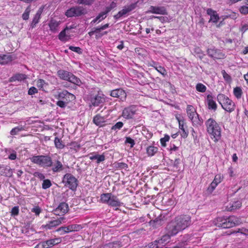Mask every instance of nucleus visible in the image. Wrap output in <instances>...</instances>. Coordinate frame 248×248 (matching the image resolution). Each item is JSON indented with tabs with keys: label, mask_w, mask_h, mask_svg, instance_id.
Listing matches in <instances>:
<instances>
[{
	"label": "nucleus",
	"mask_w": 248,
	"mask_h": 248,
	"mask_svg": "<svg viewBox=\"0 0 248 248\" xmlns=\"http://www.w3.org/2000/svg\"><path fill=\"white\" fill-rule=\"evenodd\" d=\"M82 228L81 225L79 224H72L66 227H61L58 228L56 231L62 232L61 235L64 234L65 233H68L72 232L78 231Z\"/></svg>",
	"instance_id": "12"
},
{
	"label": "nucleus",
	"mask_w": 248,
	"mask_h": 248,
	"mask_svg": "<svg viewBox=\"0 0 248 248\" xmlns=\"http://www.w3.org/2000/svg\"><path fill=\"white\" fill-rule=\"evenodd\" d=\"M207 131L214 139V141H218L221 138V128L217 122L213 118H209L205 123Z\"/></svg>",
	"instance_id": "3"
},
{
	"label": "nucleus",
	"mask_w": 248,
	"mask_h": 248,
	"mask_svg": "<svg viewBox=\"0 0 248 248\" xmlns=\"http://www.w3.org/2000/svg\"><path fill=\"white\" fill-rule=\"evenodd\" d=\"M148 247L149 248H160V247H159L156 240L149 243L148 244Z\"/></svg>",
	"instance_id": "64"
},
{
	"label": "nucleus",
	"mask_w": 248,
	"mask_h": 248,
	"mask_svg": "<svg viewBox=\"0 0 248 248\" xmlns=\"http://www.w3.org/2000/svg\"><path fill=\"white\" fill-rule=\"evenodd\" d=\"M233 93L237 98H240L242 94V91L241 88L239 87H236L234 88L233 89Z\"/></svg>",
	"instance_id": "40"
},
{
	"label": "nucleus",
	"mask_w": 248,
	"mask_h": 248,
	"mask_svg": "<svg viewBox=\"0 0 248 248\" xmlns=\"http://www.w3.org/2000/svg\"><path fill=\"white\" fill-rule=\"evenodd\" d=\"M93 122L97 126L101 127L104 125L105 120L104 117L97 114L93 117Z\"/></svg>",
	"instance_id": "25"
},
{
	"label": "nucleus",
	"mask_w": 248,
	"mask_h": 248,
	"mask_svg": "<svg viewBox=\"0 0 248 248\" xmlns=\"http://www.w3.org/2000/svg\"><path fill=\"white\" fill-rule=\"evenodd\" d=\"M179 128L181 130L180 132L181 137L184 139L187 138L188 135V131L185 129L184 124H181L180 121H179Z\"/></svg>",
	"instance_id": "37"
},
{
	"label": "nucleus",
	"mask_w": 248,
	"mask_h": 248,
	"mask_svg": "<svg viewBox=\"0 0 248 248\" xmlns=\"http://www.w3.org/2000/svg\"><path fill=\"white\" fill-rule=\"evenodd\" d=\"M60 221L56 220L50 221L47 224L43 226L44 228L47 229H51L52 228L56 227L60 225Z\"/></svg>",
	"instance_id": "36"
},
{
	"label": "nucleus",
	"mask_w": 248,
	"mask_h": 248,
	"mask_svg": "<svg viewBox=\"0 0 248 248\" xmlns=\"http://www.w3.org/2000/svg\"><path fill=\"white\" fill-rule=\"evenodd\" d=\"M163 220L158 217L153 220L150 221V223L155 228H157L161 226L163 224Z\"/></svg>",
	"instance_id": "32"
},
{
	"label": "nucleus",
	"mask_w": 248,
	"mask_h": 248,
	"mask_svg": "<svg viewBox=\"0 0 248 248\" xmlns=\"http://www.w3.org/2000/svg\"><path fill=\"white\" fill-rule=\"evenodd\" d=\"M147 13L160 15L167 14L166 9L164 6H151Z\"/></svg>",
	"instance_id": "16"
},
{
	"label": "nucleus",
	"mask_w": 248,
	"mask_h": 248,
	"mask_svg": "<svg viewBox=\"0 0 248 248\" xmlns=\"http://www.w3.org/2000/svg\"><path fill=\"white\" fill-rule=\"evenodd\" d=\"M110 95L112 97L119 98L122 101H124L126 98V93L122 89H117L111 91Z\"/></svg>",
	"instance_id": "14"
},
{
	"label": "nucleus",
	"mask_w": 248,
	"mask_h": 248,
	"mask_svg": "<svg viewBox=\"0 0 248 248\" xmlns=\"http://www.w3.org/2000/svg\"><path fill=\"white\" fill-rule=\"evenodd\" d=\"M0 173L2 175L6 177H11L13 176V170L10 167L6 166L5 167H0Z\"/></svg>",
	"instance_id": "20"
},
{
	"label": "nucleus",
	"mask_w": 248,
	"mask_h": 248,
	"mask_svg": "<svg viewBox=\"0 0 248 248\" xmlns=\"http://www.w3.org/2000/svg\"><path fill=\"white\" fill-rule=\"evenodd\" d=\"M170 140V136L166 134L164 138L160 139V143L162 146L165 147L166 146V142Z\"/></svg>",
	"instance_id": "52"
},
{
	"label": "nucleus",
	"mask_w": 248,
	"mask_h": 248,
	"mask_svg": "<svg viewBox=\"0 0 248 248\" xmlns=\"http://www.w3.org/2000/svg\"><path fill=\"white\" fill-rule=\"evenodd\" d=\"M167 231L168 232L167 234L163 235L160 239L156 240L160 248H162L168 243H169L170 239V236H172L169 232V230H167Z\"/></svg>",
	"instance_id": "17"
},
{
	"label": "nucleus",
	"mask_w": 248,
	"mask_h": 248,
	"mask_svg": "<svg viewBox=\"0 0 248 248\" xmlns=\"http://www.w3.org/2000/svg\"><path fill=\"white\" fill-rule=\"evenodd\" d=\"M10 213L12 216H17L19 214V206H16L13 207Z\"/></svg>",
	"instance_id": "50"
},
{
	"label": "nucleus",
	"mask_w": 248,
	"mask_h": 248,
	"mask_svg": "<svg viewBox=\"0 0 248 248\" xmlns=\"http://www.w3.org/2000/svg\"><path fill=\"white\" fill-rule=\"evenodd\" d=\"M94 0H75V1L78 4L85 5H91L94 2Z\"/></svg>",
	"instance_id": "39"
},
{
	"label": "nucleus",
	"mask_w": 248,
	"mask_h": 248,
	"mask_svg": "<svg viewBox=\"0 0 248 248\" xmlns=\"http://www.w3.org/2000/svg\"><path fill=\"white\" fill-rule=\"evenodd\" d=\"M123 203L120 202L117 197L113 194L108 205L112 207H119Z\"/></svg>",
	"instance_id": "23"
},
{
	"label": "nucleus",
	"mask_w": 248,
	"mask_h": 248,
	"mask_svg": "<svg viewBox=\"0 0 248 248\" xmlns=\"http://www.w3.org/2000/svg\"><path fill=\"white\" fill-rule=\"evenodd\" d=\"M27 78V76L23 74H17L11 78V81H22Z\"/></svg>",
	"instance_id": "34"
},
{
	"label": "nucleus",
	"mask_w": 248,
	"mask_h": 248,
	"mask_svg": "<svg viewBox=\"0 0 248 248\" xmlns=\"http://www.w3.org/2000/svg\"><path fill=\"white\" fill-rule=\"evenodd\" d=\"M69 49L71 51L77 52V53L80 54L82 53V49L79 47L70 46Z\"/></svg>",
	"instance_id": "53"
},
{
	"label": "nucleus",
	"mask_w": 248,
	"mask_h": 248,
	"mask_svg": "<svg viewBox=\"0 0 248 248\" xmlns=\"http://www.w3.org/2000/svg\"><path fill=\"white\" fill-rule=\"evenodd\" d=\"M196 89L201 93H204L206 90V87L202 83H199L196 86Z\"/></svg>",
	"instance_id": "42"
},
{
	"label": "nucleus",
	"mask_w": 248,
	"mask_h": 248,
	"mask_svg": "<svg viewBox=\"0 0 248 248\" xmlns=\"http://www.w3.org/2000/svg\"><path fill=\"white\" fill-rule=\"evenodd\" d=\"M54 143L57 148L61 149L64 147V145L62 144V141L58 137H55Z\"/></svg>",
	"instance_id": "41"
},
{
	"label": "nucleus",
	"mask_w": 248,
	"mask_h": 248,
	"mask_svg": "<svg viewBox=\"0 0 248 248\" xmlns=\"http://www.w3.org/2000/svg\"><path fill=\"white\" fill-rule=\"evenodd\" d=\"M61 241L62 240L60 238H56L45 241L47 248L52 247L55 245L58 244L60 243Z\"/></svg>",
	"instance_id": "28"
},
{
	"label": "nucleus",
	"mask_w": 248,
	"mask_h": 248,
	"mask_svg": "<svg viewBox=\"0 0 248 248\" xmlns=\"http://www.w3.org/2000/svg\"><path fill=\"white\" fill-rule=\"evenodd\" d=\"M87 14V10L82 6H73L68 9L65 13L67 17H78Z\"/></svg>",
	"instance_id": "7"
},
{
	"label": "nucleus",
	"mask_w": 248,
	"mask_h": 248,
	"mask_svg": "<svg viewBox=\"0 0 248 248\" xmlns=\"http://www.w3.org/2000/svg\"><path fill=\"white\" fill-rule=\"evenodd\" d=\"M52 185L51 182L49 179L44 180L42 184V188L44 189L49 188Z\"/></svg>",
	"instance_id": "44"
},
{
	"label": "nucleus",
	"mask_w": 248,
	"mask_h": 248,
	"mask_svg": "<svg viewBox=\"0 0 248 248\" xmlns=\"http://www.w3.org/2000/svg\"><path fill=\"white\" fill-rule=\"evenodd\" d=\"M206 101L208 105V108L209 109H212L214 111H216L217 108V104L213 100V97L212 95L208 94L207 95Z\"/></svg>",
	"instance_id": "19"
},
{
	"label": "nucleus",
	"mask_w": 248,
	"mask_h": 248,
	"mask_svg": "<svg viewBox=\"0 0 248 248\" xmlns=\"http://www.w3.org/2000/svg\"><path fill=\"white\" fill-rule=\"evenodd\" d=\"M42 12V10L40 9L37 12L33 17L31 23L30 27L31 28H34L36 25L39 22Z\"/></svg>",
	"instance_id": "26"
},
{
	"label": "nucleus",
	"mask_w": 248,
	"mask_h": 248,
	"mask_svg": "<svg viewBox=\"0 0 248 248\" xmlns=\"http://www.w3.org/2000/svg\"><path fill=\"white\" fill-rule=\"evenodd\" d=\"M208 55L214 59H221L225 58V54L223 53L219 49L213 48H208L207 50Z\"/></svg>",
	"instance_id": "13"
},
{
	"label": "nucleus",
	"mask_w": 248,
	"mask_h": 248,
	"mask_svg": "<svg viewBox=\"0 0 248 248\" xmlns=\"http://www.w3.org/2000/svg\"><path fill=\"white\" fill-rule=\"evenodd\" d=\"M63 169V165L62 163L59 160H57L54 167L52 168L53 172H56L60 171Z\"/></svg>",
	"instance_id": "38"
},
{
	"label": "nucleus",
	"mask_w": 248,
	"mask_h": 248,
	"mask_svg": "<svg viewBox=\"0 0 248 248\" xmlns=\"http://www.w3.org/2000/svg\"><path fill=\"white\" fill-rule=\"evenodd\" d=\"M207 14L210 16L209 22H212L217 23L219 19L218 14L216 11L213 10L211 8H208L206 10Z\"/></svg>",
	"instance_id": "18"
},
{
	"label": "nucleus",
	"mask_w": 248,
	"mask_h": 248,
	"mask_svg": "<svg viewBox=\"0 0 248 248\" xmlns=\"http://www.w3.org/2000/svg\"><path fill=\"white\" fill-rule=\"evenodd\" d=\"M138 3V1H137L136 2L131 3L129 5L125 6L123 7V9L122 10L113 16L115 20H118L121 17L124 16L125 15L134 10L137 7Z\"/></svg>",
	"instance_id": "10"
},
{
	"label": "nucleus",
	"mask_w": 248,
	"mask_h": 248,
	"mask_svg": "<svg viewBox=\"0 0 248 248\" xmlns=\"http://www.w3.org/2000/svg\"><path fill=\"white\" fill-rule=\"evenodd\" d=\"M31 12L30 6H28L25 10L24 13L22 14V18L24 20H28L29 18V15Z\"/></svg>",
	"instance_id": "45"
},
{
	"label": "nucleus",
	"mask_w": 248,
	"mask_h": 248,
	"mask_svg": "<svg viewBox=\"0 0 248 248\" xmlns=\"http://www.w3.org/2000/svg\"><path fill=\"white\" fill-rule=\"evenodd\" d=\"M45 84L47 85V83L44 79H39L37 81L36 85L40 89H42Z\"/></svg>",
	"instance_id": "55"
},
{
	"label": "nucleus",
	"mask_w": 248,
	"mask_h": 248,
	"mask_svg": "<svg viewBox=\"0 0 248 248\" xmlns=\"http://www.w3.org/2000/svg\"><path fill=\"white\" fill-rule=\"evenodd\" d=\"M125 143L130 144L131 147H133L135 144L134 140L130 137H126Z\"/></svg>",
	"instance_id": "62"
},
{
	"label": "nucleus",
	"mask_w": 248,
	"mask_h": 248,
	"mask_svg": "<svg viewBox=\"0 0 248 248\" xmlns=\"http://www.w3.org/2000/svg\"><path fill=\"white\" fill-rule=\"evenodd\" d=\"M104 95L101 92H98L97 94L95 95H91L90 98V107H102L105 102Z\"/></svg>",
	"instance_id": "9"
},
{
	"label": "nucleus",
	"mask_w": 248,
	"mask_h": 248,
	"mask_svg": "<svg viewBox=\"0 0 248 248\" xmlns=\"http://www.w3.org/2000/svg\"><path fill=\"white\" fill-rule=\"evenodd\" d=\"M186 112L189 118L193 119L194 115L197 113L194 107L190 105H188L186 107Z\"/></svg>",
	"instance_id": "29"
},
{
	"label": "nucleus",
	"mask_w": 248,
	"mask_h": 248,
	"mask_svg": "<svg viewBox=\"0 0 248 248\" xmlns=\"http://www.w3.org/2000/svg\"><path fill=\"white\" fill-rule=\"evenodd\" d=\"M68 28L66 27L63 31L60 32L59 34L58 37L59 39L62 41H64V38L66 36V30H68Z\"/></svg>",
	"instance_id": "51"
},
{
	"label": "nucleus",
	"mask_w": 248,
	"mask_h": 248,
	"mask_svg": "<svg viewBox=\"0 0 248 248\" xmlns=\"http://www.w3.org/2000/svg\"><path fill=\"white\" fill-rule=\"evenodd\" d=\"M217 99L222 108L226 111L231 112L235 107V104L225 95L220 93L217 96Z\"/></svg>",
	"instance_id": "5"
},
{
	"label": "nucleus",
	"mask_w": 248,
	"mask_h": 248,
	"mask_svg": "<svg viewBox=\"0 0 248 248\" xmlns=\"http://www.w3.org/2000/svg\"><path fill=\"white\" fill-rule=\"evenodd\" d=\"M62 182L65 183V186H68L72 190L75 191L76 190L78 185V181L71 174H65L63 177Z\"/></svg>",
	"instance_id": "8"
},
{
	"label": "nucleus",
	"mask_w": 248,
	"mask_h": 248,
	"mask_svg": "<svg viewBox=\"0 0 248 248\" xmlns=\"http://www.w3.org/2000/svg\"><path fill=\"white\" fill-rule=\"evenodd\" d=\"M158 151V148L154 146H149L146 148V152L148 156H153Z\"/></svg>",
	"instance_id": "35"
},
{
	"label": "nucleus",
	"mask_w": 248,
	"mask_h": 248,
	"mask_svg": "<svg viewBox=\"0 0 248 248\" xmlns=\"http://www.w3.org/2000/svg\"><path fill=\"white\" fill-rule=\"evenodd\" d=\"M108 244L111 245V247L112 248H119L123 246L122 242L119 241H113Z\"/></svg>",
	"instance_id": "47"
},
{
	"label": "nucleus",
	"mask_w": 248,
	"mask_h": 248,
	"mask_svg": "<svg viewBox=\"0 0 248 248\" xmlns=\"http://www.w3.org/2000/svg\"><path fill=\"white\" fill-rule=\"evenodd\" d=\"M30 159L32 163L44 168H49L53 165L52 160L49 155L33 156Z\"/></svg>",
	"instance_id": "6"
},
{
	"label": "nucleus",
	"mask_w": 248,
	"mask_h": 248,
	"mask_svg": "<svg viewBox=\"0 0 248 248\" xmlns=\"http://www.w3.org/2000/svg\"><path fill=\"white\" fill-rule=\"evenodd\" d=\"M123 125L124 124L122 122H119L112 126L111 129L114 130L120 129L123 126Z\"/></svg>",
	"instance_id": "58"
},
{
	"label": "nucleus",
	"mask_w": 248,
	"mask_h": 248,
	"mask_svg": "<svg viewBox=\"0 0 248 248\" xmlns=\"http://www.w3.org/2000/svg\"><path fill=\"white\" fill-rule=\"evenodd\" d=\"M113 194L111 193H103L100 195V201L103 203L108 204Z\"/></svg>",
	"instance_id": "24"
},
{
	"label": "nucleus",
	"mask_w": 248,
	"mask_h": 248,
	"mask_svg": "<svg viewBox=\"0 0 248 248\" xmlns=\"http://www.w3.org/2000/svg\"><path fill=\"white\" fill-rule=\"evenodd\" d=\"M67 100H60L57 102L56 104L59 107L62 108H64L66 106Z\"/></svg>",
	"instance_id": "56"
},
{
	"label": "nucleus",
	"mask_w": 248,
	"mask_h": 248,
	"mask_svg": "<svg viewBox=\"0 0 248 248\" xmlns=\"http://www.w3.org/2000/svg\"><path fill=\"white\" fill-rule=\"evenodd\" d=\"M191 224V218L189 216H178L170 222L166 227L167 230L172 235H175L179 232L184 230Z\"/></svg>",
	"instance_id": "1"
},
{
	"label": "nucleus",
	"mask_w": 248,
	"mask_h": 248,
	"mask_svg": "<svg viewBox=\"0 0 248 248\" xmlns=\"http://www.w3.org/2000/svg\"><path fill=\"white\" fill-rule=\"evenodd\" d=\"M57 208L60 210V213H61L62 215L66 213L69 209L68 204L64 202H61Z\"/></svg>",
	"instance_id": "30"
},
{
	"label": "nucleus",
	"mask_w": 248,
	"mask_h": 248,
	"mask_svg": "<svg viewBox=\"0 0 248 248\" xmlns=\"http://www.w3.org/2000/svg\"><path fill=\"white\" fill-rule=\"evenodd\" d=\"M221 73L225 80H226L228 82H230L231 81L232 78L231 76L229 74H228L224 70L221 71Z\"/></svg>",
	"instance_id": "48"
},
{
	"label": "nucleus",
	"mask_w": 248,
	"mask_h": 248,
	"mask_svg": "<svg viewBox=\"0 0 248 248\" xmlns=\"http://www.w3.org/2000/svg\"><path fill=\"white\" fill-rule=\"evenodd\" d=\"M57 75L60 79L67 80L78 86H80L82 83L80 79L72 73L60 69L57 71Z\"/></svg>",
	"instance_id": "4"
},
{
	"label": "nucleus",
	"mask_w": 248,
	"mask_h": 248,
	"mask_svg": "<svg viewBox=\"0 0 248 248\" xmlns=\"http://www.w3.org/2000/svg\"><path fill=\"white\" fill-rule=\"evenodd\" d=\"M117 6V4L114 1L111 2L110 4L106 7L105 10L104 12L107 14H108L111 10L116 8Z\"/></svg>",
	"instance_id": "43"
},
{
	"label": "nucleus",
	"mask_w": 248,
	"mask_h": 248,
	"mask_svg": "<svg viewBox=\"0 0 248 248\" xmlns=\"http://www.w3.org/2000/svg\"><path fill=\"white\" fill-rule=\"evenodd\" d=\"M41 208L38 206H34L31 210V211L35 213V215L39 216L41 212Z\"/></svg>",
	"instance_id": "57"
},
{
	"label": "nucleus",
	"mask_w": 248,
	"mask_h": 248,
	"mask_svg": "<svg viewBox=\"0 0 248 248\" xmlns=\"http://www.w3.org/2000/svg\"><path fill=\"white\" fill-rule=\"evenodd\" d=\"M217 186V183H215L214 181H213L207 188V192L209 193H211L214 190Z\"/></svg>",
	"instance_id": "49"
},
{
	"label": "nucleus",
	"mask_w": 248,
	"mask_h": 248,
	"mask_svg": "<svg viewBox=\"0 0 248 248\" xmlns=\"http://www.w3.org/2000/svg\"><path fill=\"white\" fill-rule=\"evenodd\" d=\"M24 129V128H23L22 126H17V127H16L14 128H13L11 132H10V134L12 135H15L16 134H17L19 131H21L22 130H23Z\"/></svg>",
	"instance_id": "46"
},
{
	"label": "nucleus",
	"mask_w": 248,
	"mask_h": 248,
	"mask_svg": "<svg viewBox=\"0 0 248 248\" xmlns=\"http://www.w3.org/2000/svg\"><path fill=\"white\" fill-rule=\"evenodd\" d=\"M67 91L66 90L63 91L60 93L58 94V98L60 100H64L66 99V95L67 94Z\"/></svg>",
	"instance_id": "54"
},
{
	"label": "nucleus",
	"mask_w": 248,
	"mask_h": 248,
	"mask_svg": "<svg viewBox=\"0 0 248 248\" xmlns=\"http://www.w3.org/2000/svg\"><path fill=\"white\" fill-rule=\"evenodd\" d=\"M59 25V23L54 19H51L48 24L50 31L53 33L58 31Z\"/></svg>",
	"instance_id": "27"
},
{
	"label": "nucleus",
	"mask_w": 248,
	"mask_h": 248,
	"mask_svg": "<svg viewBox=\"0 0 248 248\" xmlns=\"http://www.w3.org/2000/svg\"><path fill=\"white\" fill-rule=\"evenodd\" d=\"M12 56L10 54L0 55V64L4 65L12 62Z\"/></svg>",
	"instance_id": "22"
},
{
	"label": "nucleus",
	"mask_w": 248,
	"mask_h": 248,
	"mask_svg": "<svg viewBox=\"0 0 248 248\" xmlns=\"http://www.w3.org/2000/svg\"><path fill=\"white\" fill-rule=\"evenodd\" d=\"M156 70L159 72L162 75H165L166 74V71L165 68L161 66L155 67Z\"/></svg>",
	"instance_id": "63"
},
{
	"label": "nucleus",
	"mask_w": 248,
	"mask_h": 248,
	"mask_svg": "<svg viewBox=\"0 0 248 248\" xmlns=\"http://www.w3.org/2000/svg\"><path fill=\"white\" fill-rule=\"evenodd\" d=\"M107 15V14L104 12H101L97 16H96V19H99L98 21L100 22L102 21V20L104 19L106 16H105Z\"/></svg>",
	"instance_id": "61"
},
{
	"label": "nucleus",
	"mask_w": 248,
	"mask_h": 248,
	"mask_svg": "<svg viewBox=\"0 0 248 248\" xmlns=\"http://www.w3.org/2000/svg\"><path fill=\"white\" fill-rule=\"evenodd\" d=\"M241 223V218L234 216L218 217L215 220L216 226L223 229L232 228L240 225Z\"/></svg>",
	"instance_id": "2"
},
{
	"label": "nucleus",
	"mask_w": 248,
	"mask_h": 248,
	"mask_svg": "<svg viewBox=\"0 0 248 248\" xmlns=\"http://www.w3.org/2000/svg\"><path fill=\"white\" fill-rule=\"evenodd\" d=\"M240 233L241 234H244L246 236L248 235V229L246 228H241L238 229L236 231L234 232L233 233Z\"/></svg>",
	"instance_id": "59"
},
{
	"label": "nucleus",
	"mask_w": 248,
	"mask_h": 248,
	"mask_svg": "<svg viewBox=\"0 0 248 248\" xmlns=\"http://www.w3.org/2000/svg\"><path fill=\"white\" fill-rule=\"evenodd\" d=\"M115 167L120 169H127L128 165L127 164L124 162H118L115 164Z\"/></svg>",
	"instance_id": "60"
},
{
	"label": "nucleus",
	"mask_w": 248,
	"mask_h": 248,
	"mask_svg": "<svg viewBox=\"0 0 248 248\" xmlns=\"http://www.w3.org/2000/svg\"><path fill=\"white\" fill-rule=\"evenodd\" d=\"M90 159L91 160H96V163L99 164L100 163L104 161L105 160V156L103 155H99L97 153H93L89 157Z\"/></svg>",
	"instance_id": "21"
},
{
	"label": "nucleus",
	"mask_w": 248,
	"mask_h": 248,
	"mask_svg": "<svg viewBox=\"0 0 248 248\" xmlns=\"http://www.w3.org/2000/svg\"><path fill=\"white\" fill-rule=\"evenodd\" d=\"M192 121L194 125H201L203 123V120L202 119L199 118V115L198 113L196 115H194L193 119L189 118Z\"/></svg>",
	"instance_id": "31"
},
{
	"label": "nucleus",
	"mask_w": 248,
	"mask_h": 248,
	"mask_svg": "<svg viewBox=\"0 0 248 248\" xmlns=\"http://www.w3.org/2000/svg\"><path fill=\"white\" fill-rule=\"evenodd\" d=\"M242 203L239 201H234L232 202L230 207L227 206L228 210L232 211L240 208L241 206Z\"/></svg>",
	"instance_id": "33"
},
{
	"label": "nucleus",
	"mask_w": 248,
	"mask_h": 248,
	"mask_svg": "<svg viewBox=\"0 0 248 248\" xmlns=\"http://www.w3.org/2000/svg\"><path fill=\"white\" fill-rule=\"evenodd\" d=\"M136 109L134 106L125 108L122 112V116L126 119H132L136 113Z\"/></svg>",
	"instance_id": "15"
},
{
	"label": "nucleus",
	"mask_w": 248,
	"mask_h": 248,
	"mask_svg": "<svg viewBox=\"0 0 248 248\" xmlns=\"http://www.w3.org/2000/svg\"><path fill=\"white\" fill-rule=\"evenodd\" d=\"M138 3V1H137L136 2L131 3L129 5L125 6L123 7V9L122 10L113 16L115 20H118L121 17L124 16L125 15L134 10L137 7Z\"/></svg>",
	"instance_id": "11"
}]
</instances>
